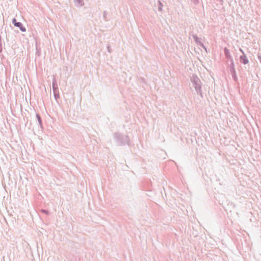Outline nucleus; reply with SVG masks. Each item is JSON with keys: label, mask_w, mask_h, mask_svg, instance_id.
I'll return each mask as SVG.
<instances>
[{"label": "nucleus", "mask_w": 261, "mask_h": 261, "mask_svg": "<svg viewBox=\"0 0 261 261\" xmlns=\"http://www.w3.org/2000/svg\"><path fill=\"white\" fill-rule=\"evenodd\" d=\"M42 212H44V213H45L47 214V213L45 211H44V210H42Z\"/></svg>", "instance_id": "3"}, {"label": "nucleus", "mask_w": 261, "mask_h": 261, "mask_svg": "<svg viewBox=\"0 0 261 261\" xmlns=\"http://www.w3.org/2000/svg\"><path fill=\"white\" fill-rule=\"evenodd\" d=\"M37 117H38V120H39L40 119V117L38 115H37Z\"/></svg>", "instance_id": "2"}, {"label": "nucleus", "mask_w": 261, "mask_h": 261, "mask_svg": "<svg viewBox=\"0 0 261 261\" xmlns=\"http://www.w3.org/2000/svg\"><path fill=\"white\" fill-rule=\"evenodd\" d=\"M21 30L22 31H25V29H21Z\"/></svg>", "instance_id": "4"}, {"label": "nucleus", "mask_w": 261, "mask_h": 261, "mask_svg": "<svg viewBox=\"0 0 261 261\" xmlns=\"http://www.w3.org/2000/svg\"><path fill=\"white\" fill-rule=\"evenodd\" d=\"M13 21L14 23V24H15V26L18 27H21V23H20V22H16V19H14Z\"/></svg>", "instance_id": "1"}]
</instances>
